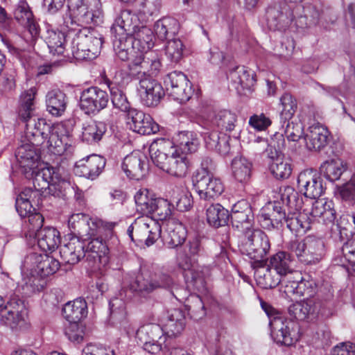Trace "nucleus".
Segmentation results:
<instances>
[{"mask_svg":"<svg viewBox=\"0 0 355 355\" xmlns=\"http://www.w3.org/2000/svg\"><path fill=\"white\" fill-rule=\"evenodd\" d=\"M69 14L64 24L76 32L71 41V52L76 60H93L101 53V35L89 26L102 21L100 0H67Z\"/></svg>","mask_w":355,"mask_h":355,"instance_id":"f257e3e1","label":"nucleus"},{"mask_svg":"<svg viewBox=\"0 0 355 355\" xmlns=\"http://www.w3.org/2000/svg\"><path fill=\"white\" fill-rule=\"evenodd\" d=\"M33 183L35 190L26 188L16 198V209L21 218H26L34 212L31 200L43 190L48 189L51 195L62 197L68 190L73 189L63 170L52 166H46L35 172Z\"/></svg>","mask_w":355,"mask_h":355,"instance_id":"f03ea898","label":"nucleus"},{"mask_svg":"<svg viewBox=\"0 0 355 355\" xmlns=\"http://www.w3.org/2000/svg\"><path fill=\"white\" fill-rule=\"evenodd\" d=\"M33 110L21 107L19 111V117L26 123V137H33L35 144L45 142L51 151L62 155L71 146L70 130L64 123L51 125L44 119L33 116Z\"/></svg>","mask_w":355,"mask_h":355,"instance_id":"7ed1b4c3","label":"nucleus"},{"mask_svg":"<svg viewBox=\"0 0 355 355\" xmlns=\"http://www.w3.org/2000/svg\"><path fill=\"white\" fill-rule=\"evenodd\" d=\"M60 268L59 261L45 253L35 252L28 254L21 265L23 276L21 290L25 296L40 292L43 288L40 280L35 276L45 277L55 273Z\"/></svg>","mask_w":355,"mask_h":355,"instance_id":"20e7f679","label":"nucleus"},{"mask_svg":"<svg viewBox=\"0 0 355 355\" xmlns=\"http://www.w3.org/2000/svg\"><path fill=\"white\" fill-rule=\"evenodd\" d=\"M175 149L173 141L158 138L149 147V153L153 164L171 176L185 177L189 170L190 162L184 153Z\"/></svg>","mask_w":355,"mask_h":355,"instance_id":"39448f33","label":"nucleus"},{"mask_svg":"<svg viewBox=\"0 0 355 355\" xmlns=\"http://www.w3.org/2000/svg\"><path fill=\"white\" fill-rule=\"evenodd\" d=\"M201 250L200 241L193 239L177 254L178 266L183 270L186 282L197 289L204 288L205 279L211 275L209 266H198V257Z\"/></svg>","mask_w":355,"mask_h":355,"instance_id":"423d86ee","label":"nucleus"},{"mask_svg":"<svg viewBox=\"0 0 355 355\" xmlns=\"http://www.w3.org/2000/svg\"><path fill=\"white\" fill-rule=\"evenodd\" d=\"M261 306L270 318L269 324L273 340L285 346L295 344L300 337L298 324L279 313L272 314V308L266 304L262 303Z\"/></svg>","mask_w":355,"mask_h":355,"instance_id":"0eeeda50","label":"nucleus"},{"mask_svg":"<svg viewBox=\"0 0 355 355\" xmlns=\"http://www.w3.org/2000/svg\"><path fill=\"white\" fill-rule=\"evenodd\" d=\"M211 160L208 158L202 162V168L193 177V187L202 200L210 201L218 198L224 192L225 186L222 180L209 170V164Z\"/></svg>","mask_w":355,"mask_h":355,"instance_id":"6e6552de","label":"nucleus"},{"mask_svg":"<svg viewBox=\"0 0 355 355\" xmlns=\"http://www.w3.org/2000/svg\"><path fill=\"white\" fill-rule=\"evenodd\" d=\"M288 248L304 264H316L325 254L324 241L313 236L291 242Z\"/></svg>","mask_w":355,"mask_h":355,"instance_id":"1a4fd4ad","label":"nucleus"},{"mask_svg":"<svg viewBox=\"0 0 355 355\" xmlns=\"http://www.w3.org/2000/svg\"><path fill=\"white\" fill-rule=\"evenodd\" d=\"M137 342L143 349L153 354H158L165 348L166 336L162 327L155 322L141 325L135 332Z\"/></svg>","mask_w":355,"mask_h":355,"instance_id":"9d476101","label":"nucleus"},{"mask_svg":"<svg viewBox=\"0 0 355 355\" xmlns=\"http://www.w3.org/2000/svg\"><path fill=\"white\" fill-rule=\"evenodd\" d=\"M241 251L255 262L263 261L270 249L268 236L260 230H251L245 234Z\"/></svg>","mask_w":355,"mask_h":355,"instance_id":"9b49d317","label":"nucleus"},{"mask_svg":"<svg viewBox=\"0 0 355 355\" xmlns=\"http://www.w3.org/2000/svg\"><path fill=\"white\" fill-rule=\"evenodd\" d=\"M296 195L295 191L288 187L284 190V193L282 194V199L283 202H286L288 206L292 208L295 206V211L289 212L287 216H285L284 222L286 223L287 227L292 232L297 234L305 233L311 228V219L307 216V214L302 213L298 211L300 208V202H296Z\"/></svg>","mask_w":355,"mask_h":355,"instance_id":"f8f14e48","label":"nucleus"},{"mask_svg":"<svg viewBox=\"0 0 355 355\" xmlns=\"http://www.w3.org/2000/svg\"><path fill=\"white\" fill-rule=\"evenodd\" d=\"M134 231L137 240H144L147 246H151L160 238L162 227L159 221L148 216H142L137 218L128 229L132 241L134 240Z\"/></svg>","mask_w":355,"mask_h":355,"instance_id":"ddd939ff","label":"nucleus"},{"mask_svg":"<svg viewBox=\"0 0 355 355\" xmlns=\"http://www.w3.org/2000/svg\"><path fill=\"white\" fill-rule=\"evenodd\" d=\"M69 227L76 232L80 236L85 233L89 236H94L101 233L103 230L112 231L117 225L116 222H107L98 218H89L82 214H73L68 220Z\"/></svg>","mask_w":355,"mask_h":355,"instance_id":"4468645a","label":"nucleus"},{"mask_svg":"<svg viewBox=\"0 0 355 355\" xmlns=\"http://www.w3.org/2000/svg\"><path fill=\"white\" fill-rule=\"evenodd\" d=\"M109 102L107 93L98 87H90L80 94L79 106L87 114H95L105 108Z\"/></svg>","mask_w":355,"mask_h":355,"instance_id":"2eb2a0df","label":"nucleus"},{"mask_svg":"<svg viewBox=\"0 0 355 355\" xmlns=\"http://www.w3.org/2000/svg\"><path fill=\"white\" fill-rule=\"evenodd\" d=\"M137 94L141 103L147 107L158 105L165 92L160 83L150 76H140Z\"/></svg>","mask_w":355,"mask_h":355,"instance_id":"dca6fc26","label":"nucleus"},{"mask_svg":"<svg viewBox=\"0 0 355 355\" xmlns=\"http://www.w3.org/2000/svg\"><path fill=\"white\" fill-rule=\"evenodd\" d=\"M26 311L24 302L17 297L11 298L0 313L1 324L12 329L21 328L25 324Z\"/></svg>","mask_w":355,"mask_h":355,"instance_id":"f3484780","label":"nucleus"},{"mask_svg":"<svg viewBox=\"0 0 355 355\" xmlns=\"http://www.w3.org/2000/svg\"><path fill=\"white\" fill-rule=\"evenodd\" d=\"M297 188L300 192L310 199H317L324 193L322 180L317 172L311 168L301 171L297 177Z\"/></svg>","mask_w":355,"mask_h":355,"instance_id":"a211bd4d","label":"nucleus"},{"mask_svg":"<svg viewBox=\"0 0 355 355\" xmlns=\"http://www.w3.org/2000/svg\"><path fill=\"white\" fill-rule=\"evenodd\" d=\"M126 123L130 130L143 135L159 131V125L149 114L135 108L129 110L127 114Z\"/></svg>","mask_w":355,"mask_h":355,"instance_id":"6ab92c4d","label":"nucleus"},{"mask_svg":"<svg viewBox=\"0 0 355 355\" xmlns=\"http://www.w3.org/2000/svg\"><path fill=\"white\" fill-rule=\"evenodd\" d=\"M294 19L293 11L286 3L275 4L269 7L266 11L267 25L272 31L285 29Z\"/></svg>","mask_w":355,"mask_h":355,"instance_id":"aec40b11","label":"nucleus"},{"mask_svg":"<svg viewBox=\"0 0 355 355\" xmlns=\"http://www.w3.org/2000/svg\"><path fill=\"white\" fill-rule=\"evenodd\" d=\"M161 67V62L154 51H149L144 54H141L132 59L130 64V71L132 76L137 78L141 76H150L147 73L151 75H155Z\"/></svg>","mask_w":355,"mask_h":355,"instance_id":"412c9836","label":"nucleus"},{"mask_svg":"<svg viewBox=\"0 0 355 355\" xmlns=\"http://www.w3.org/2000/svg\"><path fill=\"white\" fill-rule=\"evenodd\" d=\"M30 143H26L19 146L15 152V157L19 164V166L24 168L26 172L37 166V163L40 159V155L36 146H42L43 148L47 149L49 153L58 155L50 150L49 148L46 145L45 142L40 144H35L33 142V137L27 138Z\"/></svg>","mask_w":355,"mask_h":355,"instance_id":"4be33fe9","label":"nucleus"},{"mask_svg":"<svg viewBox=\"0 0 355 355\" xmlns=\"http://www.w3.org/2000/svg\"><path fill=\"white\" fill-rule=\"evenodd\" d=\"M103 232H105L107 234H112V230H103L102 232L97 235L89 236L92 239L87 243V248L85 249L87 261L88 262L89 266L94 270L100 268L101 263L107 261V245L102 238L98 237V235Z\"/></svg>","mask_w":355,"mask_h":355,"instance_id":"5701e85b","label":"nucleus"},{"mask_svg":"<svg viewBox=\"0 0 355 355\" xmlns=\"http://www.w3.org/2000/svg\"><path fill=\"white\" fill-rule=\"evenodd\" d=\"M105 83L110 90L114 107L128 114L132 108L130 107V104L123 92V73L121 71H116L113 79L106 78Z\"/></svg>","mask_w":355,"mask_h":355,"instance_id":"b1692460","label":"nucleus"},{"mask_svg":"<svg viewBox=\"0 0 355 355\" xmlns=\"http://www.w3.org/2000/svg\"><path fill=\"white\" fill-rule=\"evenodd\" d=\"M316 288L315 282L312 278L303 277L300 272L295 271L286 282L285 293L309 299L315 293Z\"/></svg>","mask_w":355,"mask_h":355,"instance_id":"393cba45","label":"nucleus"},{"mask_svg":"<svg viewBox=\"0 0 355 355\" xmlns=\"http://www.w3.org/2000/svg\"><path fill=\"white\" fill-rule=\"evenodd\" d=\"M209 126L207 121L203 123L204 131L202 132V135L206 147L222 155L227 154L230 151V137L226 133L218 131L214 126Z\"/></svg>","mask_w":355,"mask_h":355,"instance_id":"a878e982","label":"nucleus"},{"mask_svg":"<svg viewBox=\"0 0 355 355\" xmlns=\"http://www.w3.org/2000/svg\"><path fill=\"white\" fill-rule=\"evenodd\" d=\"M173 284L172 278L163 272L155 273L149 279H144L138 276L134 283L130 285V288L135 292L149 293L158 288H169Z\"/></svg>","mask_w":355,"mask_h":355,"instance_id":"bb28decb","label":"nucleus"},{"mask_svg":"<svg viewBox=\"0 0 355 355\" xmlns=\"http://www.w3.org/2000/svg\"><path fill=\"white\" fill-rule=\"evenodd\" d=\"M139 14L123 10L116 18L112 27L114 34L132 35L144 23Z\"/></svg>","mask_w":355,"mask_h":355,"instance_id":"cd10ccee","label":"nucleus"},{"mask_svg":"<svg viewBox=\"0 0 355 355\" xmlns=\"http://www.w3.org/2000/svg\"><path fill=\"white\" fill-rule=\"evenodd\" d=\"M286 213L282 203L277 201L268 202L261 209L259 220L263 228L278 227L285 220Z\"/></svg>","mask_w":355,"mask_h":355,"instance_id":"c85d7f7f","label":"nucleus"},{"mask_svg":"<svg viewBox=\"0 0 355 355\" xmlns=\"http://www.w3.org/2000/svg\"><path fill=\"white\" fill-rule=\"evenodd\" d=\"M105 165V159L97 155H91L77 162L74 168L76 175L94 180L102 172Z\"/></svg>","mask_w":355,"mask_h":355,"instance_id":"c756f323","label":"nucleus"},{"mask_svg":"<svg viewBox=\"0 0 355 355\" xmlns=\"http://www.w3.org/2000/svg\"><path fill=\"white\" fill-rule=\"evenodd\" d=\"M329 135L326 127L320 123H314L304 133L302 146L309 150H320L327 144Z\"/></svg>","mask_w":355,"mask_h":355,"instance_id":"7c9ffc66","label":"nucleus"},{"mask_svg":"<svg viewBox=\"0 0 355 355\" xmlns=\"http://www.w3.org/2000/svg\"><path fill=\"white\" fill-rule=\"evenodd\" d=\"M122 169L130 179L142 178L148 171L146 156L139 151L132 153L124 158Z\"/></svg>","mask_w":355,"mask_h":355,"instance_id":"2f4dec72","label":"nucleus"},{"mask_svg":"<svg viewBox=\"0 0 355 355\" xmlns=\"http://www.w3.org/2000/svg\"><path fill=\"white\" fill-rule=\"evenodd\" d=\"M15 19L23 26L31 35V40H35L40 35V26L33 18V15L27 2L19 1L14 10Z\"/></svg>","mask_w":355,"mask_h":355,"instance_id":"473e14b6","label":"nucleus"},{"mask_svg":"<svg viewBox=\"0 0 355 355\" xmlns=\"http://www.w3.org/2000/svg\"><path fill=\"white\" fill-rule=\"evenodd\" d=\"M84 241L78 236H71L69 241L60 248V257L66 263L73 265L85 257Z\"/></svg>","mask_w":355,"mask_h":355,"instance_id":"72a5a7b5","label":"nucleus"},{"mask_svg":"<svg viewBox=\"0 0 355 355\" xmlns=\"http://www.w3.org/2000/svg\"><path fill=\"white\" fill-rule=\"evenodd\" d=\"M229 78L234 89L241 94L244 90H250L255 83L254 73L245 66H237L230 71Z\"/></svg>","mask_w":355,"mask_h":355,"instance_id":"f704fd0d","label":"nucleus"},{"mask_svg":"<svg viewBox=\"0 0 355 355\" xmlns=\"http://www.w3.org/2000/svg\"><path fill=\"white\" fill-rule=\"evenodd\" d=\"M113 48L117 57L123 60H127L130 57L135 59L138 56V51L135 46L134 38L131 35L114 34Z\"/></svg>","mask_w":355,"mask_h":355,"instance_id":"c9c22d12","label":"nucleus"},{"mask_svg":"<svg viewBox=\"0 0 355 355\" xmlns=\"http://www.w3.org/2000/svg\"><path fill=\"white\" fill-rule=\"evenodd\" d=\"M309 214L313 219L318 220L324 224L333 223L336 219V211L334 202L327 199H319L313 205Z\"/></svg>","mask_w":355,"mask_h":355,"instance_id":"e433bc0d","label":"nucleus"},{"mask_svg":"<svg viewBox=\"0 0 355 355\" xmlns=\"http://www.w3.org/2000/svg\"><path fill=\"white\" fill-rule=\"evenodd\" d=\"M35 241L44 252L54 251L60 243V232L54 227H45L36 234Z\"/></svg>","mask_w":355,"mask_h":355,"instance_id":"4c0bfd02","label":"nucleus"},{"mask_svg":"<svg viewBox=\"0 0 355 355\" xmlns=\"http://www.w3.org/2000/svg\"><path fill=\"white\" fill-rule=\"evenodd\" d=\"M291 262V255L286 252L280 251L270 257L268 265L286 282L296 271L292 269Z\"/></svg>","mask_w":355,"mask_h":355,"instance_id":"58836bf2","label":"nucleus"},{"mask_svg":"<svg viewBox=\"0 0 355 355\" xmlns=\"http://www.w3.org/2000/svg\"><path fill=\"white\" fill-rule=\"evenodd\" d=\"M175 148L178 153H184L187 156L189 153H195L199 146L200 142L197 135L193 132L182 131L174 137Z\"/></svg>","mask_w":355,"mask_h":355,"instance_id":"ea45409f","label":"nucleus"},{"mask_svg":"<svg viewBox=\"0 0 355 355\" xmlns=\"http://www.w3.org/2000/svg\"><path fill=\"white\" fill-rule=\"evenodd\" d=\"M166 232L167 236L165 238V241L170 248H175L182 245L187 236V232L184 225L174 219L168 221Z\"/></svg>","mask_w":355,"mask_h":355,"instance_id":"a19ab883","label":"nucleus"},{"mask_svg":"<svg viewBox=\"0 0 355 355\" xmlns=\"http://www.w3.org/2000/svg\"><path fill=\"white\" fill-rule=\"evenodd\" d=\"M62 315L70 323L76 324L87 315V306L85 300L78 298L66 303L62 309Z\"/></svg>","mask_w":355,"mask_h":355,"instance_id":"79ce46f5","label":"nucleus"},{"mask_svg":"<svg viewBox=\"0 0 355 355\" xmlns=\"http://www.w3.org/2000/svg\"><path fill=\"white\" fill-rule=\"evenodd\" d=\"M67 103L66 94L60 89L51 90L46 95V109L53 116H61L66 110Z\"/></svg>","mask_w":355,"mask_h":355,"instance_id":"37998d69","label":"nucleus"},{"mask_svg":"<svg viewBox=\"0 0 355 355\" xmlns=\"http://www.w3.org/2000/svg\"><path fill=\"white\" fill-rule=\"evenodd\" d=\"M207 121L209 126H214L221 132H231L236 126L237 116L235 113L230 110H222Z\"/></svg>","mask_w":355,"mask_h":355,"instance_id":"c03bdc74","label":"nucleus"},{"mask_svg":"<svg viewBox=\"0 0 355 355\" xmlns=\"http://www.w3.org/2000/svg\"><path fill=\"white\" fill-rule=\"evenodd\" d=\"M282 127L284 128V135L287 138L288 144L294 150H297L302 147V139L304 137L303 126L300 122H293L287 120L281 121Z\"/></svg>","mask_w":355,"mask_h":355,"instance_id":"a18cd8bd","label":"nucleus"},{"mask_svg":"<svg viewBox=\"0 0 355 355\" xmlns=\"http://www.w3.org/2000/svg\"><path fill=\"white\" fill-rule=\"evenodd\" d=\"M257 284L263 288H272L280 283L286 284V281L276 273L271 267L267 266L259 268L254 273Z\"/></svg>","mask_w":355,"mask_h":355,"instance_id":"49530a36","label":"nucleus"},{"mask_svg":"<svg viewBox=\"0 0 355 355\" xmlns=\"http://www.w3.org/2000/svg\"><path fill=\"white\" fill-rule=\"evenodd\" d=\"M45 42L49 52L53 55H62L65 50L66 35L64 33L50 26L46 27Z\"/></svg>","mask_w":355,"mask_h":355,"instance_id":"de8ad7c7","label":"nucleus"},{"mask_svg":"<svg viewBox=\"0 0 355 355\" xmlns=\"http://www.w3.org/2000/svg\"><path fill=\"white\" fill-rule=\"evenodd\" d=\"M138 55L146 53L154 46V35L150 28L143 24L132 35Z\"/></svg>","mask_w":355,"mask_h":355,"instance_id":"09e8293b","label":"nucleus"},{"mask_svg":"<svg viewBox=\"0 0 355 355\" xmlns=\"http://www.w3.org/2000/svg\"><path fill=\"white\" fill-rule=\"evenodd\" d=\"M320 172L330 182L338 180L347 170V164L339 158H333L324 162L320 166Z\"/></svg>","mask_w":355,"mask_h":355,"instance_id":"8fccbe9b","label":"nucleus"},{"mask_svg":"<svg viewBox=\"0 0 355 355\" xmlns=\"http://www.w3.org/2000/svg\"><path fill=\"white\" fill-rule=\"evenodd\" d=\"M107 130L105 123L91 121L83 124L82 139L89 144L99 141Z\"/></svg>","mask_w":355,"mask_h":355,"instance_id":"3c124183","label":"nucleus"},{"mask_svg":"<svg viewBox=\"0 0 355 355\" xmlns=\"http://www.w3.org/2000/svg\"><path fill=\"white\" fill-rule=\"evenodd\" d=\"M318 311V305L312 299L296 302L288 308L289 314L297 320H304Z\"/></svg>","mask_w":355,"mask_h":355,"instance_id":"603ef678","label":"nucleus"},{"mask_svg":"<svg viewBox=\"0 0 355 355\" xmlns=\"http://www.w3.org/2000/svg\"><path fill=\"white\" fill-rule=\"evenodd\" d=\"M207 221L209 225L219 227L227 225L229 211L218 203L211 204L206 210Z\"/></svg>","mask_w":355,"mask_h":355,"instance_id":"864d4df0","label":"nucleus"},{"mask_svg":"<svg viewBox=\"0 0 355 355\" xmlns=\"http://www.w3.org/2000/svg\"><path fill=\"white\" fill-rule=\"evenodd\" d=\"M180 24L173 17H163L154 24V31L160 40H165L168 36L175 35L178 33Z\"/></svg>","mask_w":355,"mask_h":355,"instance_id":"5fc2aeb1","label":"nucleus"},{"mask_svg":"<svg viewBox=\"0 0 355 355\" xmlns=\"http://www.w3.org/2000/svg\"><path fill=\"white\" fill-rule=\"evenodd\" d=\"M255 142L261 145V148L271 159L277 156L278 152L283 150L286 147V141L284 135L280 133H275L271 138L270 143L268 140L261 137H257Z\"/></svg>","mask_w":355,"mask_h":355,"instance_id":"6e6d98bb","label":"nucleus"},{"mask_svg":"<svg viewBox=\"0 0 355 355\" xmlns=\"http://www.w3.org/2000/svg\"><path fill=\"white\" fill-rule=\"evenodd\" d=\"M232 172L234 178L239 182H247L251 176L252 164L246 158L238 156L232 162Z\"/></svg>","mask_w":355,"mask_h":355,"instance_id":"4d7b16f0","label":"nucleus"},{"mask_svg":"<svg viewBox=\"0 0 355 355\" xmlns=\"http://www.w3.org/2000/svg\"><path fill=\"white\" fill-rule=\"evenodd\" d=\"M184 326L185 317L184 313L178 309L171 310L168 312V319L165 323L167 334L176 336L182 331Z\"/></svg>","mask_w":355,"mask_h":355,"instance_id":"13d9d810","label":"nucleus"},{"mask_svg":"<svg viewBox=\"0 0 355 355\" xmlns=\"http://www.w3.org/2000/svg\"><path fill=\"white\" fill-rule=\"evenodd\" d=\"M169 193L171 201L176 204L178 210L184 211L191 207L193 204L191 195L183 185L175 186Z\"/></svg>","mask_w":355,"mask_h":355,"instance_id":"bf43d9fd","label":"nucleus"},{"mask_svg":"<svg viewBox=\"0 0 355 355\" xmlns=\"http://www.w3.org/2000/svg\"><path fill=\"white\" fill-rule=\"evenodd\" d=\"M27 220H25L24 228L25 231V236L30 244L35 243V236L36 234L42 230L44 222L43 216L37 212H33L26 216Z\"/></svg>","mask_w":355,"mask_h":355,"instance_id":"052dcab7","label":"nucleus"},{"mask_svg":"<svg viewBox=\"0 0 355 355\" xmlns=\"http://www.w3.org/2000/svg\"><path fill=\"white\" fill-rule=\"evenodd\" d=\"M155 198L148 189H139L135 195L137 210L142 213L144 216H148L152 213V207Z\"/></svg>","mask_w":355,"mask_h":355,"instance_id":"680f3d73","label":"nucleus"},{"mask_svg":"<svg viewBox=\"0 0 355 355\" xmlns=\"http://www.w3.org/2000/svg\"><path fill=\"white\" fill-rule=\"evenodd\" d=\"M270 164V171L277 179H287L292 173V166L288 160L277 156L272 159Z\"/></svg>","mask_w":355,"mask_h":355,"instance_id":"e2e57ef3","label":"nucleus"},{"mask_svg":"<svg viewBox=\"0 0 355 355\" xmlns=\"http://www.w3.org/2000/svg\"><path fill=\"white\" fill-rule=\"evenodd\" d=\"M231 220L233 227L245 234L252 229V221L254 218L252 211L250 214L243 212L231 213Z\"/></svg>","mask_w":355,"mask_h":355,"instance_id":"0e129e2a","label":"nucleus"},{"mask_svg":"<svg viewBox=\"0 0 355 355\" xmlns=\"http://www.w3.org/2000/svg\"><path fill=\"white\" fill-rule=\"evenodd\" d=\"M280 103L282 106L280 119L281 121L284 120V123H286L294 115L297 108V101L291 94L285 93L280 98Z\"/></svg>","mask_w":355,"mask_h":355,"instance_id":"69168bd1","label":"nucleus"},{"mask_svg":"<svg viewBox=\"0 0 355 355\" xmlns=\"http://www.w3.org/2000/svg\"><path fill=\"white\" fill-rule=\"evenodd\" d=\"M161 7V0H141L138 9V14L145 22L148 19L157 15Z\"/></svg>","mask_w":355,"mask_h":355,"instance_id":"338daca9","label":"nucleus"},{"mask_svg":"<svg viewBox=\"0 0 355 355\" xmlns=\"http://www.w3.org/2000/svg\"><path fill=\"white\" fill-rule=\"evenodd\" d=\"M186 307L189 313L194 320L201 319L206 315L205 304L198 295H191L187 300Z\"/></svg>","mask_w":355,"mask_h":355,"instance_id":"774afa93","label":"nucleus"}]
</instances>
